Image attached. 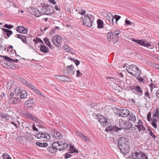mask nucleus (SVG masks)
<instances>
[{
  "mask_svg": "<svg viewBox=\"0 0 159 159\" xmlns=\"http://www.w3.org/2000/svg\"><path fill=\"white\" fill-rule=\"evenodd\" d=\"M41 12L43 14L47 15L51 14L54 12L52 7L49 5L42 7Z\"/></svg>",
  "mask_w": 159,
  "mask_h": 159,
  "instance_id": "obj_6",
  "label": "nucleus"
},
{
  "mask_svg": "<svg viewBox=\"0 0 159 159\" xmlns=\"http://www.w3.org/2000/svg\"><path fill=\"white\" fill-rule=\"evenodd\" d=\"M151 82H152V83H151L149 85V86H150V87L151 88V91H152V90L153 88H154L153 86H154V84H153L152 83V80H151Z\"/></svg>",
  "mask_w": 159,
  "mask_h": 159,
  "instance_id": "obj_63",
  "label": "nucleus"
},
{
  "mask_svg": "<svg viewBox=\"0 0 159 159\" xmlns=\"http://www.w3.org/2000/svg\"><path fill=\"white\" fill-rule=\"evenodd\" d=\"M40 46V50L43 53H48L49 52L48 48L46 46L43 45H39Z\"/></svg>",
  "mask_w": 159,
  "mask_h": 159,
  "instance_id": "obj_24",
  "label": "nucleus"
},
{
  "mask_svg": "<svg viewBox=\"0 0 159 159\" xmlns=\"http://www.w3.org/2000/svg\"><path fill=\"white\" fill-rule=\"evenodd\" d=\"M128 143V140L124 137H120L118 139V146L119 148L120 146L121 147L122 145L123 146Z\"/></svg>",
  "mask_w": 159,
  "mask_h": 159,
  "instance_id": "obj_15",
  "label": "nucleus"
},
{
  "mask_svg": "<svg viewBox=\"0 0 159 159\" xmlns=\"http://www.w3.org/2000/svg\"><path fill=\"white\" fill-rule=\"evenodd\" d=\"M17 37L21 39L22 42L25 44H27L26 37L24 35H21L20 34H17Z\"/></svg>",
  "mask_w": 159,
  "mask_h": 159,
  "instance_id": "obj_25",
  "label": "nucleus"
},
{
  "mask_svg": "<svg viewBox=\"0 0 159 159\" xmlns=\"http://www.w3.org/2000/svg\"><path fill=\"white\" fill-rule=\"evenodd\" d=\"M33 13V14L37 17H39L41 14L40 12L37 9H34Z\"/></svg>",
  "mask_w": 159,
  "mask_h": 159,
  "instance_id": "obj_36",
  "label": "nucleus"
},
{
  "mask_svg": "<svg viewBox=\"0 0 159 159\" xmlns=\"http://www.w3.org/2000/svg\"><path fill=\"white\" fill-rule=\"evenodd\" d=\"M144 95L146 97L148 98V99H151L150 94L148 90L145 93Z\"/></svg>",
  "mask_w": 159,
  "mask_h": 159,
  "instance_id": "obj_48",
  "label": "nucleus"
},
{
  "mask_svg": "<svg viewBox=\"0 0 159 159\" xmlns=\"http://www.w3.org/2000/svg\"><path fill=\"white\" fill-rule=\"evenodd\" d=\"M59 145L56 142H53L50 147L47 148V151L51 153H53L58 150V147Z\"/></svg>",
  "mask_w": 159,
  "mask_h": 159,
  "instance_id": "obj_7",
  "label": "nucleus"
},
{
  "mask_svg": "<svg viewBox=\"0 0 159 159\" xmlns=\"http://www.w3.org/2000/svg\"><path fill=\"white\" fill-rule=\"evenodd\" d=\"M135 157V159H148L147 156L142 152H136L132 153V156Z\"/></svg>",
  "mask_w": 159,
  "mask_h": 159,
  "instance_id": "obj_8",
  "label": "nucleus"
},
{
  "mask_svg": "<svg viewBox=\"0 0 159 159\" xmlns=\"http://www.w3.org/2000/svg\"><path fill=\"white\" fill-rule=\"evenodd\" d=\"M82 75V73H81L80 70H78L76 71V77H81V75Z\"/></svg>",
  "mask_w": 159,
  "mask_h": 159,
  "instance_id": "obj_57",
  "label": "nucleus"
},
{
  "mask_svg": "<svg viewBox=\"0 0 159 159\" xmlns=\"http://www.w3.org/2000/svg\"><path fill=\"white\" fill-rule=\"evenodd\" d=\"M83 20V24L88 27H91L92 25L93 20H94V16L92 15H85L84 17H81Z\"/></svg>",
  "mask_w": 159,
  "mask_h": 159,
  "instance_id": "obj_2",
  "label": "nucleus"
},
{
  "mask_svg": "<svg viewBox=\"0 0 159 159\" xmlns=\"http://www.w3.org/2000/svg\"><path fill=\"white\" fill-rule=\"evenodd\" d=\"M27 86L31 89L33 90L36 93H39V90L33 86L32 84L30 83L29 84H28V85Z\"/></svg>",
  "mask_w": 159,
  "mask_h": 159,
  "instance_id": "obj_26",
  "label": "nucleus"
},
{
  "mask_svg": "<svg viewBox=\"0 0 159 159\" xmlns=\"http://www.w3.org/2000/svg\"><path fill=\"white\" fill-rule=\"evenodd\" d=\"M41 138H46L48 139H50V135L46 132H41Z\"/></svg>",
  "mask_w": 159,
  "mask_h": 159,
  "instance_id": "obj_32",
  "label": "nucleus"
},
{
  "mask_svg": "<svg viewBox=\"0 0 159 159\" xmlns=\"http://www.w3.org/2000/svg\"><path fill=\"white\" fill-rule=\"evenodd\" d=\"M126 69L128 72L133 76L139 77L141 75V70L135 65H129L126 67Z\"/></svg>",
  "mask_w": 159,
  "mask_h": 159,
  "instance_id": "obj_1",
  "label": "nucleus"
},
{
  "mask_svg": "<svg viewBox=\"0 0 159 159\" xmlns=\"http://www.w3.org/2000/svg\"><path fill=\"white\" fill-rule=\"evenodd\" d=\"M113 32L112 31H110L107 34V40L108 41H111V35L112 34Z\"/></svg>",
  "mask_w": 159,
  "mask_h": 159,
  "instance_id": "obj_40",
  "label": "nucleus"
},
{
  "mask_svg": "<svg viewBox=\"0 0 159 159\" xmlns=\"http://www.w3.org/2000/svg\"><path fill=\"white\" fill-rule=\"evenodd\" d=\"M98 27V28L101 29L103 27V21L100 19L98 20L97 21Z\"/></svg>",
  "mask_w": 159,
  "mask_h": 159,
  "instance_id": "obj_29",
  "label": "nucleus"
},
{
  "mask_svg": "<svg viewBox=\"0 0 159 159\" xmlns=\"http://www.w3.org/2000/svg\"><path fill=\"white\" fill-rule=\"evenodd\" d=\"M70 153H72L73 152H78V151L72 145L70 146Z\"/></svg>",
  "mask_w": 159,
  "mask_h": 159,
  "instance_id": "obj_33",
  "label": "nucleus"
},
{
  "mask_svg": "<svg viewBox=\"0 0 159 159\" xmlns=\"http://www.w3.org/2000/svg\"><path fill=\"white\" fill-rule=\"evenodd\" d=\"M125 23L127 25H131L132 24H133V23L130 22L129 20H128L126 19L125 21Z\"/></svg>",
  "mask_w": 159,
  "mask_h": 159,
  "instance_id": "obj_62",
  "label": "nucleus"
},
{
  "mask_svg": "<svg viewBox=\"0 0 159 159\" xmlns=\"http://www.w3.org/2000/svg\"><path fill=\"white\" fill-rule=\"evenodd\" d=\"M152 117L153 118L157 117V119H159V111L158 107H157L154 111V113L153 114Z\"/></svg>",
  "mask_w": 159,
  "mask_h": 159,
  "instance_id": "obj_28",
  "label": "nucleus"
},
{
  "mask_svg": "<svg viewBox=\"0 0 159 159\" xmlns=\"http://www.w3.org/2000/svg\"><path fill=\"white\" fill-rule=\"evenodd\" d=\"M97 118L100 124L103 126H106L107 125V119L102 115L97 116Z\"/></svg>",
  "mask_w": 159,
  "mask_h": 159,
  "instance_id": "obj_9",
  "label": "nucleus"
},
{
  "mask_svg": "<svg viewBox=\"0 0 159 159\" xmlns=\"http://www.w3.org/2000/svg\"><path fill=\"white\" fill-rule=\"evenodd\" d=\"M37 145L40 147H46L48 146V144L46 143H42L39 142H36V143Z\"/></svg>",
  "mask_w": 159,
  "mask_h": 159,
  "instance_id": "obj_31",
  "label": "nucleus"
},
{
  "mask_svg": "<svg viewBox=\"0 0 159 159\" xmlns=\"http://www.w3.org/2000/svg\"><path fill=\"white\" fill-rule=\"evenodd\" d=\"M122 122L123 124L122 128L125 130H128L132 128V125L131 123L125 121Z\"/></svg>",
  "mask_w": 159,
  "mask_h": 159,
  "instance_id": "obj_18",
  "label": "nucleus"
},
{
  "mask_svg": "<svg viewBox=\"0 0 159 159\" xmlns=\"http://www.w3.org/2000/svg\"><path fill=\"white\" fill-rule=\"evenodd\" d=\"M0 57L2 58H3L6 60L10 62H11V60H13L11 58L7 56L0 55Z\"/></svg>",
  "mask_w": 159,
  "mask_h": 159,
  "instance_id": "obj_42",
  "label": "nucleus"
},
{
  "mask_svg": "<svg viewBox=\"0 0 159 159\" xmlns=\"http://www.w3.org/2000/svg\"><path fill=\"white\" fill-rule=\"evenodd\" d=\"M117 127L116 126H110L107 127L105 129V131L107 132L110 131L111 133L114 132H116Z\"/></svg>",
  "mask_w": 159,
  "mask_h": 159,
  "instance_id": "obj_23",
  "label": "nucleus"
},
{
  "mask_svg": "<svg viewBox=\"0 0 159 159\" xmlns=\"http://www.w3.org/2000/svg\"><path fill=\"white\" fill-rule=\"evenodd\" d=\"M53 138L57 139H60L62 138V136L61 133L55 130H53L51 134Z\"/></svg>",
  "mask_w": 159,
  "mask_h": 159,
  "instance_id": "obj_16",
  "label": "nucleus"
},
{
  "mask_svg": "<svg viewBox=\"0 0 159 159\" xmlns=\"http://www.w3.org/2000/svg\"><path fill=\"white\" fill-rule=\"evenodd\" d=\"M151 112H149L147 115V119L148 121H151Z\"/></svg>",
  "mask_w": 159,
  "mask_h": 159,
  "instance_id": "obj_54",
  "label": "nucleus"
},
{
  "mask_svg": "<svg viewBox=\"0 0 159 159\" xmlns=\"http://www.w3.org/2000/svg\"><path fill=\"white\" fill-rule=\"evenodd\" d=\"M67 70L68 72L72 71L74 70V66L72 65H71L69 66H67L66 67Z\"/></svg>",
  "mask_w": 159,
  "mask_h": 159,
  "instance_id": "obj_37",
  "label": "nucleus"
},
{
  "mask_svg": "<svg viewBox=\"0 0 159 159\" xmlns=\"http://www.w3.org/2000/svg\"><path fill=\"white\" fill-rule=\"evenodd\" d=\"M2 157L3 159H11L10 155L6 153L3 154Z\"/></svg>",
  "mask_w": 159,
  "mask_h": 159,
  "instance_id": "obj_43",
  "label": "nucleus"
},
{
  "mask_svg": "<svg viewBox=\"0 0 159 159\" xmlns=\"http://www.w3.org/2000/svg\"><path fill=\"white\" fill-rule=\"evenodd\" d=\"M131 40L140 45L144 47H148L152 46L150 43H148V41L146 40L143 39L141 40L135 39L134 38H133L131 39Z\"/></svg>",
  "mask_w": 159,
  "mask_h": 159,
  "instance_id": "obj_5",
  "label": "nucleus"
},
{
  "mask_svg": "<svg viewBox=\"0 0 159 159\" xmlns=\"http://www.w3.org/2000/svg\"><path fill=\"white\" fill-rule=\"evenodd\" d=\"M139 123H140V124L135 125V126L138 129L139 132H140L141 131H145L146 129V128H145L143 125V122L141 121H140V122Z\"/></svg>",
  "mask_w": 159,
  "mask_h": 159,
  "instance_id": "obj_22",
  "label": "nucleus"
},
{
  "mask_svg": "<svg viewBox=\"0 0 159 159\" xmlns=\"http://www.w3.org/2000/svg\"><path fill=\"white\" fill-rule=\"evenodd\" d=\"M63 48H64L66 50V52H70V48L68 46L66 45H65L63 46Z\"/></svg>",
  "mask_w": 159,
  "mask_h": 159,
  "instance_id": "obj_47",
  "label": "nucleus"
},
{
  "mask_svg": "<svg viewBox=\"0 0 159 159\" xmlns=\"http://www.w3.org/2000/svg\"><path fill=\"white\" fill-rule=\"evenodd\" d=\"M131 89L134 90L137 93H140L141 95H142V94L143 93V91L139 86L138 85L132 86L131 87Z\"/></svg>",
  "mask_w": 159,
  "mask_h": 159,
  "instance_id": "obj_20",
  "label": "nucleus"
},
{
  "mask_svg": "<svg viewBox=\"0 0 159 159\" xmlns=\"http://www.w3.org/2000/svg\"><path fill=\"white\" fill-rule=\"evenodd\" d=\"M156 96L158 99H159V89L157 90L156 94Z\"/></svg>",
  "mask_w": 159,
  "mask_h": 159,
  "instance_id": "obj_64",
  "label": "nucleus"
},
{
  "mask_svg": "<svg viewBox=\"0 0 159 159\" xmlns=\"http://www.w3.org/2000/svg\"><path fill=\"white\" fill-rule=\"evenodd\" d=\"M35 44H36L37 43L40 42L42 44H43L44 43L43 41L39 38L37 37L35 39H34L33 40Z\"/></svg>",
  "mask_w": 159,
  "mask_h": 159,
  "instance_id": "obj_39",
  "label": "nucleus"
},
{
  "mask_svg": "<svg viewBox=\"0 0 159 159\" xmlns=\"http://www.w3.org/2000/svg\"><path fill=\"white\" fill-rule=\"evenodd\" d=\"M121 152L125 155L129 153V146L127 144L119 148Z\"/></svg>",
  "mask_w": 159,
  "mask_h": 159,
  "instance_id": "obj_11",
  "label": "nucleus"
},
{
  "mask_svg": "<svg viewBox=\"0 0 159 159\" xmlns=\"http://www.w3.org/2000/svg\"><path fill=\"white\" fill-rule=\"evenodd\" d=\"M78 13L80 14L84 15L85 14L86 12L84 10L81 9L80 11H79Z\"/></svg>",
  "mask_w": 159,
  "mask_h": 159,
  "instance_id": "obj_60",
  "label": "nucleus"
},
{
  "mask_svg": "<svg viewBox=\"0 0 159 159\" xmlns=\"http://www.w3.org/2000/svg\"><path fill=\"white\" fill-rule=\"evenodd\" d=\"M13 27V26L11 25H8L7 24H5L4 26V27L8 28V29H11Z\"/></svg>",
  "mask_w": 159,
  "mask_h": 159,
  "instance_id": "obj_53",
  "label": "nucleus"
},
{
  "mask_svg": "<svg viewBox=\"0 0 159 159\" xmlns=\"http://www.w3.org/2000/svg\"><path fill=\"white\" fill-rule=\"evenodd\" d=\"M13 47L11 46L10 45L8 48L7 50V52H12L13 51Z\"/></svg>",
  "mask_w": 159,
  "mask_h": 159,
  "instance_id": "obj_55",
  "label": "nucleus"
},
{
  "mask_svg": "<svg viewBox=\"0 0 159 159\" xmlns=\"http://www.w3.org/2000/svg\"><path fill=\"white\" fill-rule=\"evenodd\" d=\"M62 39L58 35H56L52 39L53 44L56 47L60 48L62 45Z\"/></svg>",
  "mask_w": 159,
  "mask_h": 159,
  "instance_id": "obj_4",
  "label": "nucleus"
},
{
  "mask_svg": "<svg viewBox=\"0 0 159 159\" xmlns=\"http://www.w3.org/2000/svg\"><path fill=\"white\" fill-rule=\"evenodd\" d=\"M105 18L109 22V25H114V17L110 13L106 12Z\"/></svg>",
  "mask_w": 159,
  "mask_h": 159,
  "instance_id": "obj_12",
  "label": "nucleus"
},
{
  "mask_svg": "<svg viewBox=\"0 0 159 159\" xmlns=\"http://www.w3.org/2000/svg\"><path fill=\"white\" fill-rule=\"evenodd\" d=\"M16 30L19 33H22L23 34H26L28 32L26 29L21 26H18L17 27Z\"/></svg>",
  "mask_w": 159,
  "mask_h": 159,
  "instance_id": "obj_19",
  "label": "nucleus"
},
{
  "mask_svg": "<svg viewBox=\"0 0 159 159\" xmlns=\"http://www.w3.org/2000/svg\"><path fill=\"white\" fill-rule=\"evenodd\" d=\"M2 30L4 32L6 33L5 34L8 37H9L12 34L13 32L12 31L6 29L2 28Z\"/></svg>",
  "mask_w": 159,
  "mask_h": 159,
  "instance_id": "obj_27",
  "label": "nucleus"
},
{
  "mask_svg": "<svg viewBox=\"0 0 159 159\" xmlns=\"http://www.w3.org/2000/svg\"><path fill=\"white\" fill-rule=\"evenodd\" d=\"M20 81L22 82L24 84L26 85L27 86L28 85V84H30V83L28 82H27L25 79L23 78H21L20 79Z\"/></svg>",
  "mask_w": 159,
  "mask_h": 159,
  "instance_id": "obj_45",
  "label": "nucleus"
},
{
  "mask_svg": "<svg viewBox=\"0 0 159 159\" xmlns=\"http://www.w3.org/2000/svg\"><path fill=\"white\" fill-rule=\"evenodd\" d=\"M114 19L115 18L116 20L115 23L117 24V22L118 20H119L121 18V16H118L116 15H115L114 16Z\"/></svg>",
  "mask_w": 159,
  "mask_h": 159,
  "instance_id": "obj_46",
  "label": "nucleus"
},
{
  "mask_svg": "<svg viewBox=\"0 0 159 159\" xmlns=\"http://www.w3.org/2000/svg\"><path fill=\"white\" fill-rule=\"evenodd\" d=\"M25 115L26 116L28 117L30 120L34 121L39 123L41 121L39 119L37 118L28 111H26L25 112Z\"/></svg>",
  "mask_w": 159,
  "mask_h": 159,
  "instance_id": "obj_13",
  "label": "nucleus"
},
{
  "mask_svg": "<svg viewBox=\"0 0 159 159\" xmlns=\"http://www.w3.org/2000/svg\"><path fill=\"white\" fill-rule=\"evenodd\" d=\"M83 139L87 141H90V139L88 137L85 136L84 134H83L81 137Z\"/></svg>",
  "mask_w": 159,
  "mask_h": 159,
  "instance_id": "obj_50",
  "label": "nucleus"
},
{
  "mask_svg": "<svg viewBox=\"0 0 159 159\" xmlns=\"http://www.w3.org/2000/svg\"><path fill=\"white\" fill-rule=\"evenodd\" d=\"M152 125V126L155 129H156L157 128V122L152 121L151 123Z\"/></svg>",
  "mask_w": 159,
  "mask_h": 159,
  "instance_id": "obj_56",
  "label": "nucleus"
},
{
  "mask_svg": "<svg viewBox=\"0 0 159 159\" xmlns=\"http://www.w3.org/2000/svg\"><path fill=\"white\" fill-rule=\"evenodd\" d=\"M137 79L138 80L139 82H142L143 83H144L143 81H144V79L141 77H140L139 78H137Z\"/></svg>",
  "mask_w": 159,
  "mask_h": 159,
  "instance_id": "obj_59",
  "label": "nucleus"
},
{
  "mask_svg": "<svg viewBox=\"0 0 159 159\" xmlns=\"http://www.w3.org/2000/svg\"><path fill=\"white\" fill-rule=\"evenodd\" d=\"M148 130L149 131V134L150 136L151 137V138H153L154 139H155L156 137L155 135L153 134L152 131L150 130V129L148 128Z\"/></svg>",
  "mask_w": 159,
  "mask_h": 159,
  "instance_id": "obj_41",
  "label": "nucleus"
},
{
  "mask_svg": "<svg viewBox=\"0 0 159 159\" xmlns=\"http://www.w3.org/2000/svg\"><path fill=\"white\" fill-rule=\"evenodd\" d=\"M71 156H72L71 155L68 153L67 152L65 154V158L66 159H68Z\"/></svg>",
  "mask_w": 159,
  "mask_h": 159,
  "instance_id": "obj_58",
  "label": "nucleus"
},
{
  "mask_svg": "<svg viewBox=\"0 0 159 159\" xmlns=\"http://www.w3.org/2000/svg\"><path fill=\"white\" fill-rule=\"evenodd\" d=\"M21 92L19 87H16L15 89V93L16 95H18Z\"/></svg>",
  "mask_w": 159,
  "mask_h": 159,
  "instance_id": "obj_44",
  "label": "nucleus"
},
{
  "mask_svg": "<svg viewBox=\"0 0 159 159\" xmlns=\"http://www.w3.org/2000/svg\"><path fill=\"white\" fill-rule=\"evenodd\" d=\"M55 76L56 79L61 81H64V75H55Z\"/></svg>",
  "mask_w": 159,
  "mask_h": 159,
  "instance_id": "obj_38",
  "label": "nucleus"
},
{
  "mask_svg": "<svg viewBox=\"0 0 159 159\" xmlns=\"http://www.w3.org/2000/svg\"><path fill=\"white\" fill-rule=\"evenodd\" d=\"M27 94L26 91L23 90L21 92L20 97L21 98H26Z\"/></svg>",
  "mask_w": 159,
  "mask_h": 159,
  "instance_id": "obj_34",
  "label": "nucleus"
},
{
  "mask_svg": "<svg viewBox=\"0 0 159 159\" xmlns=\"http://www.w3.org/2000/svg\"><path fill=\"white\" fill-rule=\"evenodd\" d=\"M129 120L132 121L134 123L136 124H138L140 122V121H141V120H140L138 122H136L135 116L134 114L133 113L130 115L129 117Z\"/></svg>",
  "mask_w": 159,
  "mask_h": 159,
  "instance_id": "obj_21",
  "label": "nucleus"
},
{
  "mask_svg": "<svg viewBox=\"0 0 159 159\" xmlns=\"http://www.w3.org/2000/svg\"><path fill=\"white\" fill-rule=\"evenodd\" d=\"M35 136L36 138L38 139H40L41 138V132L39 133L35 134Z\"/></svg>",
  "mask_w": 159,
  "mask_h": 159,
  "instance_id": "obj_61",
  "label": "nucleus"
},
{
  "mask_svg": "<svg viewBox=\"0 0 159 159\" xmlns=\"http://www.w3.org/2000/svg\"><path fill=\"white\" fill-rule=\"evenodd\" d=\"M115 113L119 116L122 117H127L129 114V111L125 108L118 109L115 108L114 109Z\"/></svg>",
  "mask_w": 159,
  "mask_h": 159,
  "instance_id": "obj_3",
  "label": "nucleus"
},
{
  "mask_svg": "<svg viewBox=\"0 0 159 159\" xmlns=\"http://www.w3.org/2000/svg\"><path fill=\"white\" fill-rule=\"evenodd\" d=\"M70 59L72 61H74V62L75 63V64L77 66H78L80 63V61L76 60V59H74L72 58H70Z\"/></svg>",
  "mask_w": 159,
  "mask_h": 159,
  "instance_id": "obj_51",
  "label": "nucleus"
},
{
  "mask_svg": "<svg viewBox=\"0 0 159 159\" xmlns=\"http://www.w3.org/2000/svg\"><path fill=\"white\" fill-rule=\"evenodd\" d=\"M0 116L4 120H9V116L6 113H0Z\"/></svg>",
  "mask_w": 159,
  "mask_h": 159,
  "instance_id": "obj_30",
  "label": "nucleus"
},
{
  "mask_svg": "<svg viewBox=\"0 0 159 159\" xmlns=\"http://www.w3.org/2000/svg\"><path fill=\"white\" fill-rule=\"evenodd\" d=\"M18 98L16 99V98H13V97H11L10 98V100L12 102L16 104V102L17 101Z\"/></svg>",
  "mask_w": 159,
  "mask_h": 159,
  "instance_id": "obj_49",
  "label": "nucleus"
},
{
  "mask_svg": "<svg viewBox=\"0 0 159 159\" xmlns=\"http://www.w3.org/2000/svg\"><path fill=\"white\" fill-rule=\"evenodd\" d=\"M66 82H71V79L69 77H67L66 76H64V81Z\"/></svg>",
  "mask_w": 159,
  "mask_h": 159,
  "instance_id": "obj_52",
  "label": "nucleus"
},
{
  "mask_svg": "<svg viewBox=\"0 0 159 159\" xmlns=\"http://www.w3.org/2000/svg\"><path fill=\"white\" fill-rule=\"evenodd\" d=\"M56 143H57V144L59 145L58 148V150L60 151L63 150L68 147V144L65 141H61L60 142L57 141L56 142Z\"/></svg>",
  "mask_w": 159,
  "mask_h": 159,
  "instance_id": "obj_10",
  "label": "nucleus"
},
{
  "mask_svg": "<svg viewBox=\"0 0 159 159\" xmlns=\"http://www.w3.org/2000/svg\"><path fill=\"white\" fill-rule=\"evenodd\" d=\"M34 103V99H32L26 101L25 104V107L28 109H30L33 107Z\"/></svg>",
  "mask_w": 159,
  "mask_h": 159,
  "instance_id": "obj_17",
  "label": "nucleus"
},
{
  "mask_svg": "<svg viewBox=\"0 0 159 159\" xmlns=\"http://www.w3.org/2000/svg\"><path fill=\"white\" fill-rule=\"evenodd\" d=\"M43 41L50 48H51V44L48 38H45L43 39Z\"/></svg>",
  "mask_w": 159,
  "mask_h": 159,
  "instance_id": "obj_35",
  "label": "nucleus"
},
{
  "mask_svg": "<svg viewBox=\"0 0 159 159\" xmlns=\"http://www.w3.org/2000/svg\"><path fill=\"white\" fill-rule=\"evenodd\" d=\"M120 33V31L119 30L115 31L112 33V39L113 43H115L118 41L119 39L118 35Z\"/></svg>",
  "mask_w": 159,
  "mask_h": 159,
  "instance_id": "obj_14",
  "label": "nucleus"
}]
</instances>
